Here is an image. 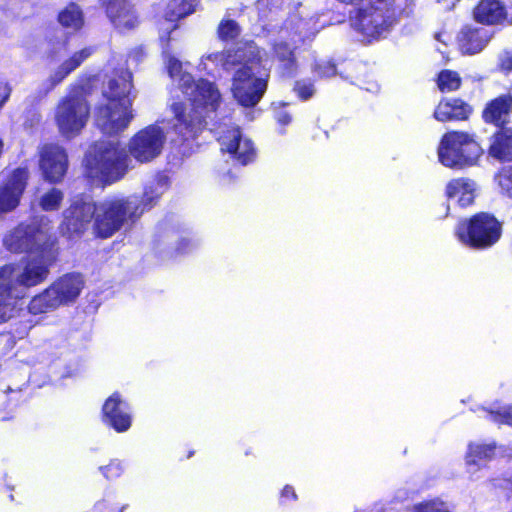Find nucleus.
<instances>
[{"label": "nucleus", "instance_id": "nucleus-1", "mask_svg": "<svg viewBox=\"0 0 512 512\" xmlns=\"http://www.w3.org/2000/svg\"><path fill=\"white\" fill-rule=\"evenodd\" d=\"M167 69L188 101L171 105L177 121L175 129L184 137L193 136L204 128L209 114L219 106L220 92L214 83L204 79L195 81L189 73H183L181 62L173 57L168 58Z\"/></svg>", "mask_w": 512, "mask_h": 512}, {"label": "nucleus", "instance_id": "nucleus-2", "mask_svg": "<svg viewBox=\"0 0 512 512\" xmlns=\"http://www.w3.org/2000/svg\"><path fill=\"white\" fill-rule=\"evenodd\" d=\"M261 54L259 47L251 42L239 47L234 54L213 56L215 61L223 62L226 70L235 69L232 93L242 106H255L266 91L269 74L262 64Z\"/></svg>", "mask_w": 512, "mask_h": 512}, {"label": "nucleus", "instance_id": "nucleus-3", "mask_svg": "<svg viewBox=\"0 0 512 512\" xmlns=\"http://www.w3.org/2000/svg\"><path fill=\"white\" fill-rule=\"evenodd\" d=\"M103 95L106 103L97 108L96 125L105 134H117L125 130L133 118L131 106L135 93L131 72L114 71Z\"/></svg>", "mask_w": 512, "mask_h": 512}, {"label": "nucleus", "instance_id": "nucleus-4", "mask_svg": "<svg viewBox=\"0 0 512 512\" xmlns=\"http://www.w3.org/2000/svg\"><path fill=\"white\" fill-rule=\"evenodd\" d=\"M56 255L54 246L45 247L17 264L0 267V288L5 298L15 304L17 299L24 296L25 289L44 282Z\"/></svg>", "mask_w": 512, "mask_h": 512}, {"label": "nucleus", "instance_id": "nucleus-5", "mask_svg": "<svg viewBox=\"0 0 512 512\" xmlns=\"http://www.w3.org/2000/svg\"><path fill=\"white\" fill-rule=\"evenodd\" d=\"M128 162L126 150L117 141H99L86 155V175L103 184L112 183L123 177L128 169Z\"/></svg>", "mask_w": 512, "mask_h": 512}, {"label": "nucleus", "instance_id": "nucleus-6", "mask_svg": "<svg viewBox=\"0 0 512 512\" xmlns=\"http://www.w3.org/2000/svg\"><path fill=\"white\" fill-rule=\"evenodd\" d=\"M318 32L316 23L312 20H303L298 15L290 16L279 31V41L274 44V54L281 63L283 74L292 76L296 71L294 49L299 43L311 38Z\"/></svg>", "mask_w": 512, "mask_h": 512}, {"label": "nucleus", "instance_id": "nucleus-7", "mask_svg": "<svg viewBox=\"0 0 512 512\" xmlns=\"http://www.w3.org/2000/svg\"><path fill=\"white\" fill-rule=\"evenodd\" d=\"M139 211L136 197L114 198L96 206L94 214V232L101 238H109L128 221L138 217Z\"/></svg>", "mask_w": 512, "mask_h": 512}, {"label": "nucleus", "instance_id": "nucleus-8", "mask_svg": "<svg viewBox=\"0 0 512 512\" xmlns=\"http://www.w3.org/2000/svg\"><path fill=\"white\" fill-rule=\"evenodd\" d=\"M51 230L52 226L47 217L35 218L30 224H21L6 235L4 245L14 253H37L45 247L54 246Z\"/></svg>", "mask_w": 512, "mask_h": 512}, {"label": "nucleus", "instance_id": "nucleus-9", "mask_svg": "<svg viewBox=\"0 0 512 512\" xmlns=\"http://www.w3.org/2000/svg\"><path fill=\"white\" fill-rule=\"evenodd\" d=\"M480 154L481 148L478 143L464 132L446 133L438 148L440 162L450 168L473 165Z\"/></svg>", "mask_w": 512, "mask_h": 512}, {"label": "nucleus", "instance_id": "nucleus-10", "mask_svg": "<svg viewBox=\"0 0 512 512\" xmlns=\"http://www.w3.org/2000/svg\"><path fill=\"white\" fill-rule=\"evenodd\" d=\"M456 235L466 245L486 248L499 240L501 224L493 215L479 213L469 222H461L456 229Z\"/></svg>", "mask_w": 512, "mask_h": 512}, {"label": "nucleus", "instance_id": "nucleus-11", "mask_svg": "<svg viewBox=\"0 0 512 512\" xmlns=\"http://www.w3.org/2000/svg\"><path fill=\"white\" fill-rule=\"evenodd\" d=\"M89 107L82 95L71 94L64 98L55 111V121L59 132L67 137L76 136L85 126Z\"/></svg>", "mask_w": 512, "mask_h": 512}, {"label": "nucleus", "instance_id": "nucleus-12", "mask_svg": "<svg viewBox=\"0 0 512 512\" xmlns=\"http://www.w3.org/2000/svg\"><path fill=\"white\" fill-rule=\"evenodd\" d=\"M96 205L89 196H79L63 212L60 232L69 239L80 237L94 218Z\"/></svg>", "mask_w": 512, "mask_h": 512}, {"label": "nucleus", "instance_id": "nucleus-13", "mask_svg": "<svg viewBox=\"0 0 512 512\" xmlns=\"http://www.w3.org/2000/svg\"><path fill=\"white\" fill-rule=\"evenodd\" d=\"M165 139L160 127L148 126L130 139L129 152L140 163L150 162L161 154Z\"/></svg>", "mask_w": 512, "mask_h": 512}, {"label": "nucleus", "instance_id": "nucleus-14", "mask_svg": "<svg viewBox=\"0 0 512 512\" xmlns=\"http://www.w3.org/2000/svg\"><path fill=\"white\" fill-rule=\"evenodd\" d=\"M67 165V154L62 147L47 144L41 148L39 166L46 180L60 181L66 173Z\"/></svg>", "mask_w": 512, "mask_h": 512}, {"label": "nucleus", "instance_id": "nucleus-15", "mask_svg": "<svg viewBox=\"0 0 512 512\" xmlns=\"http://www.w3.org/2000/svg\"><path fill=\"white\" fill-rule=\"evenodd\" d=\"M221 150L228 152L245 165L252 161L255 157V149L250 139L242 137L238 128H232L223 131L219 136Z\"/></svg>", "mask_w": 512, "mask_h": 512}, {"label": "nucleus", "instance_id": "nucleus-16", "mask_svg": "<svg viewBox=\"0 0 512 512\" xmlns=\"http://www.w3.org/2000/svg\"><path fill=\"white\" fill-rule=\"evenodd\" d=\"M27 179L28 171L25 168H18L13 171L7 181L0 187V212H8L17 207L26 187Z\"/></svg>", "mask_w": 512, "mask_h": 512}, {"label": "nucleus", "instance_id": "nucleus-17", "mask_svg": "<svg viewBox=\"0 0 512 512\" xmlns=\"http://www.w3.org/2000/svg\"><path fill=\"white\" fill-rule=\"evenodd\" d=\"M103 421L117 432L127 431L131 426L130 409L118 393L110 396L103 405Z\"/></svg>", "mask_w": 512, "mask_h": 512}, {"label": "nucleus", "instance_id": "nucleus-18", "mask_svg": "<svg viewBox=\"0 0 512 512\" xmlns=\"http://www.w3.org/2000/svg\"><path fill=\"white\" fill-rule=\"evenodd\" d=\"M106 12L114 26L121 31L131 30L138 23L135 11L127 0H109Z\"/></svg>", "mask_w": 512, "mask_h": 512}, {"label": "nucleus", "instance_id": "nucleus-19", "mask_svg": "<svg viewBox=\"0 0 512 512\" xmlns=\"http://www.w3.org/2000/svg\"><path fill=\"white\" fill-rule=\"evenodd\" d=\"M83 279L76 274H67L50 285L51 292L55 293L60 305L74 302L83 288Z\"/></svg>", "mask_w": 512, "mask_h": 512}, {"label": "nucleus", "instance_id": "nucleus-20", "mask_svg": "<svg viewBox=\"0 0 512 512\" xmlns=\"http://www.w3.org/2000/svg\"><path fill=\"white\" fill-rule=\"evenodd\" d=\"M512 112V96L503 94L489 102L483 111V118L486 122L497 126L507 122Z\"/></svg>", "mask_w": 512, "mask_h": 512}, {"label": "nucleus", "instance_id": "nucleus-21", "mask_svg": "<svg viewBox=\"0 0 512 512\" xmlns=\"http://www.w3.org/2000/svg\"><path fill=\"white\" fill-rule=\"evenodd\" d=\"M491 38L489 31L485 28L467 27L462 30L459 42L460 49L465 54H476L483 50Z\"/></svg>", "mask_w": 512, "mask_h": 512}, {"label": "nucleus", "instance_id": "nucleus-22", "mask_svg": "<svg viewBox=\"0 0 512 512\" xmlns=\"http://www.w3.org/2000/svg\"><path fill=\"white\" fill-rule=\"evenodd\" d=\"M471 113L469 105L460 99L441 101L434 111V118L441 122L465 120Z\"/></svg>", "mask_w": 512, "mask_h": 512}, {"label": "nucleus", "instance_id": "nucleus-23", "mask_svg": "<svg viewBox=\"0 0 512 512\" xmlns=\"http://www.w3.org/2000/svg\"><path fill=\"white\" fill-rule=\"evenodd\" d=\"M505 6L499 0H481L474 9L477 22L493 25L506 19Z\"/></svg>", "mask_w": 512, "mask_h": 512}, {"label": "nucleus", "instance_id": "nucleus-24", "mask_svg": "<svg viewBox=\"0 0 512 512\" xmlns=\"http://www.w3.org/2000/svg\"><path fill=\"white\" fill-rule=\"evenodd\" d=\"M475 183L469 179L451 180L446 186L448 198H458L460 206H468L474 201Z\"/></svg>", "mask_w": 512, "mask_h": 512}, {"label": "nucleus", "instance_id": "nucleus-25", "mask_svg": "<svg viewBox=\"0 0 512 512\" xmlns=\"http://www.w3.org/2000/svg\"><path fill=\"white\" fill-rule=\"evenodd\" d=\"M489 155L501 161L512 158V129H501L493 136Z\"/></svg>", "mask_w": 512, "mask_h": 512}, {"label": "nucleus", "instance_id": "nucleus-26", "mask_svg": "<svg viewBox=\"0 0 512 512\" xmlns=\"http://www.w3.org/2000/svg\"><path fill=\"white\" fill-rule=\"evenodd\" d=\"M494 455V446L486 444H471L466 455L468 472L473 474L484 467L487 460Z\"/></svg>", "mask_w": 512, "mask_h": 512}, {"label": "nucleus", "instance_id": "nucleus-27", "mask_svg": "<svg viewBox=\"0 0 512 512\" xmlns=\"http://www.w3.org/2000/svg\"><path fill=\"white\" fill-rule=\"evenodd\" d=\"M51 290L52 288L49 286L31 299L28 305V310L31 314L47 313L61 306L55 293L51 292Z\"/></svg>", "mask_w": 512, "mask_h": 512}, {"label": "nucleus", "instance_id": "nucleus-28", "mask_svg": "<svg viewBox=\"0 0 512 512\" xmlns=\"http://www.w3.org/2000/svg\"><path fill=\"white\" fill-rule=\"evenodd\" d=\"M91 54L92 51L90 48H84L78 52H75L69 59L64 61L58 70L54 73L52 76L53 82L55 84L61 82L67 75L79 67L81 63Z\"/></svg>", "mask_w": 512, "mask_h": 512}, {"label": "nucleus", "instance_id": "nucleus-29", "mask_svg": "<svg viewBox=\"0 0 512 512\" xmlns=\"http://www.w3.org/2000/svg\"><path fill=\"white\" fill-rule=\"evenodd\" d=\"M199 0H171L166 8L165 16L169 21L184 18L195 11Z\"/></svg>", "mask_w": 512, "mask_h": 512}, {"label": "nucleus", "instance_id": "nucleus-30", "mask_svg": "<svg viewBox=\"0 0 512 512\" xmlns=\"http://www.w3.org/2000/svg\"><path fill=\"white\" fill-rule=\"evenodd\" d=\"M59 22L62 26L77 31L84 24L83 12L80 7L74 3L69 4L59 13Z\"/></svg>", "mask_w": 512, "mask_h": 512}, {"label": "nucleus", "instance_id": "nucleus-31", "mask_svg": "<svg viewBox=\"0 0 512 512\" xmlns=\"http://www.w3.org/2000/svg\"><path fill=\"white\" fill-rule=\"evenodd\" d=\"M63 198L61 190L52 188L40 197L39 205L45 211H54L60 207Z\"/></svg>", "mask_w": 512, "mask_h": 512}, {"label": "nucleus", "instance_id": "nucleus-32", "mask_svg": "<svg viewBox=\"0 0 512 512\" xmlns=\"http://www.w3.org/2000/svg\"><path fill=\"white\" fill-rule=\"evenodd\" d=\"M461 85V79L457 72L444 70L438 76V87L442 92L457 90Z\"/></svg>", "mask_w": 512, "mask_h": 512}, {"label": "nucleus", "instance_id": "nucleus-33", "mask_svg": "<svg viewBox=\"0 0 512 512\" xmlns=\"http://www.w3.org/2000/svg\"><path fill=\"white\" fill-rule=\"evenodd\" d=\"M165 190V182L162 180H157L149 185L143 195L144 205H152L155 200H157Z\"/></svg>", "mask_w": 512, "mask_h": 512}, {"label": "nucleus", "instance_id": "nucleus-34", "mask_svg": "<svg viewBox=\"0 0 512 512\" xmlns=\"http://www.w3.org/2000/svg\"><path fill=\"white\" fill-rule=\"evenodd\" d=\"M240 33V28L234 20H222L218 27L219 37L223 40L234 39Z\"/></svg>", "mask_w": 512, "mask_h": 512}, {"label": "nucleus", "instance_id": "nucleus-35", "mask_svg": "<svg viewBox=\"0 0 512 512\" xmlns=\"http://www.w3.org/2000/svg\"><path fill=\"white\" fill-rule=\"evenodd\" d=\"M497 182L501 189L512 197V166L501 170L497 176Z\"/></svg>", "mask_w": 512, "mask_h": 512}, {"label": "nucleus", "instance_id": "nucleus-36", "mask_svg": "<svg viewBox=\"0 0 512 512\" xmlns=\"http://www.w3.org/2000/svg\"><path fill=\"white\" fill-rule=\"evenodd\" d=\"M490 419L499 424L512 426V406L503 407L497 411H489Z\"/></svg>", "mask_w": 512, "mask_h": 512}, {"label": "nucleus", "instance_id": "nucleus-37", "mask_svg": "<svg viewBox=\"0 0 512 512\" xmlns=\"http://www.w3.org/2000/svg\"><path fill=\"white\" fill-rule=\"evenodd\" d=\"M294 91L297 93L300 99L308 100L314 93V85L311 81L300 80L295 83Z\"/></svg>", "mask_w": 512, "mask_h": 512}, {"label": "nucleus", "instance_id": "nucleus-38", "mask_svg": "<svg viewBox=\"0 0 512 512\" xmlns=\"http://www.w3.org/2000/svg\"><path fill=\"white\" fill-rule=\"evenodd\" d=\"M414 512H450L448 506L438 500L421 503L415 507Z\"/></svg>", "mask_w": 512, "mask_h": 512}, {"label": "nucleus", "instance_id": "nucleus-39", "mask_svg": "<svg viewBox=\"0 0 512 512\" xmlns=\"http://www.w3.org/2000/svg\"><path fill=\"white\" fill-rule=\"evenodd\" d=\"M315 71L320 77H331L336 74L335 65L331 62H322L316 64Z\"/></svg>", "mask_w": 512, "mask_h": 512}, {"label": "nucleus", "instance_id": "nucleus-40", "mask_svg": "<svg viewBox=\"0 0 512 512\" xmlns=\"http://www.w3.org/2000/svg\"><path fill=\"white\" fill-rule=\"evenodd\" d=\"M106 478H115L120 476L122 465L120 462L113 461L108 466L101 468Z\"/></svg>", "mask_w": 512, "mask_h": 512}, {"label": "nucleus", "instance_id": "nucleus-41", "mask_svg": "<svg viewBox=\"0 0 512 512\" xmlns=\"http://www.w3.org/2000/svg\"><path fill=\"white\" fill-rule=\"evenodd\" d=\"M500 68L503 71H512V51H505L500 56Z\"/></svg>", "mask_w": 512, "mask_h": 512}, {"label": "nucleus", "instance_id": "nucleus-42", "mask_svg": "<svg viewBox=\"0 0 512 512\" xmlns=\"http://www.w3.org/2000/svg\"><path fill=\"white\" fill-rule=\"evenodd\" d=\"M10 93L11 88L9 87V85L6 82L0 80V109L9 98Z\"/></svg>", "mask_w": 512, "mask_h": 512}, {"label": "nucleus", "instance_id": "nucleus-43", "mask_svg": "<svg viewBox=\"0 0 512 512\" xmlns=\"http://www.w3.org/2000/svg\"><path fill=\"white\" fill-rule=\"evenodd\" d=\"M143 56V50L141 48H137L129 54L128 62L137 64L142 60Z\"/></svg>", "mask_w": 512, "mask_h": 512}, {"label": "nucleus", "instance_id": "nucleus-44", "mask_svg": "<svg viewBox=\"0 0 512 512\" xmlns=\"http://www.w3.org/2000/svg\"><path fill=\"white\" fill-rule=\"evenodd\" d=\"M278 121L282 124H288L291 121L289 114L283 112L278 115Z\"/></svg>", "mask_w": 512, "mask_h": 512}, {"label": "nucleus", "instance_id": "nucleus-45", "mask_svg": "<svg viewBox=\"0 0 512 512\" xmlns=\"http://www.w3.org/2000/svg\"><path fill=\"white\" fill-rule=\"evenodd\" d=\"M288 495H291L293 498L296 497V494L292 487L286 486L282 491V497H287Z\"/></svg>", "mask_w": 512, "mask_h": 512}, {"label": "nucleus", "instance_id": "nucleus-46", "mask_svg": "<svg viewBox=\"0 0 512 512\" xmlns=\"http://www.w3.org/2000/svg\"><path fill=\"white\" fill-rule=\"evenodd\" d=\"M367 90H370V91H377V90H378V85H377V84H374L372 88H367Z\"/></svg>", "mask_w": 512, "mask_h": 512}]
</instances>
